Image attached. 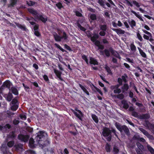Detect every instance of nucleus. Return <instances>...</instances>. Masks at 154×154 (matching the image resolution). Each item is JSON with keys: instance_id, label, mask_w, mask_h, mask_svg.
I'll return each instance as SVG.
<instances>
[{"instance_id": "4d7b16f0", "label": "nucleus", "mask_w": 154, "mask_h": 154, "mask_svg": "<svg viewBox=\"0 0 154 154\" xmlns=\"http://www.w3.org/2000/svg\"><path fill=\"white\" fill-rule=\"evenodd\" d=\"M82 59L85 61L88 64V60L86 56L85 55H83L82 56Z\"/></svg>"}, {"instance_id": "9d476101", "label": "nucleus", "mask_w": 154, "mask_h": 154, "mask_svg": "<svg viewBox=\"0 0 154 154\" xmlns=\"http://www.w3.org/2000/svg\"><path fill=\"white\" fill-rule=\"evenodd\" d=\"M54 71L57 77L60 80H63V79L61 77L62 72L57 70L54 69Z\"/></svg>"}, {"instance_id": "b1692460", "label": "nucleus", "mask_w": 154, "mask_h": 154, "mask_svg": "<svg viewBox=\"0 0 154 154\" xmlns=\"http://www.w3.org/2000/svg\"><path fill=\"white\" fill-rule=\"evenodd\" d=\"M131 12L134 14L135 16L137 17L138 18H139L140 20L143 21V20L142 18L141 17V15L137 13L135 11H134L132 10H131Z\"/></svg>"}, {"instance_id": "bf43d9fd", "label": "nucleus", "mask_w": 154, "mask_h": 154, "mask_svg": "<svg viewBox=\"0 0 154 154\" xmlns=\"http://www.w3.org/2000/svg\"><path fill=\"white\" fill-rule=\"evenodd\" d=\"M56 6L59 9L63 7L61 3L60 2L56 4Z\"/></svg>"}, {"instance_id": "f704fd0d", "label": "nucleus", "mask_w": 154, "mask_h": 154, "mask_svg": "<svg viewBox=\"0 0 154 154\" xmlns=\"http://www.w3.org/2000/svg\"><path fill=\"white\" fill-rule=\"evenodd\" d=\"M79 86L81 88V89L83 90V91H84V92L86 93L87 95H89V92L83 86L80 84H79Z\"/></svg>"}, {"instance_id": "4c0bfd02", "label": "nucleus", "mask_w": 154, "mask_h": 154, "mask_svg": "<svg viewBox=\"0 0 154 154\" xmlns=\"http://www.w3.org/2000/svg\"><path fill=\"white\" fill-rule=\"evenodd\" d=\"M100 29L106 31L107 29V26L106 25H101L100 26Z\"/></svg>"}, {"instance_id": "393cba45", "label": "nucleus", "mask_w": 154, "mask_h": 154, "mask_svg": "<svg viewBox=\"0 0 154 154\" xmlns=\"http://www.w3.org/2000/svg\"><path fill=\"white\" fill-rule=\"evenodd\" d=\"M124 131V132L126 134H128L129 133V131L128 128L125 126H122V132Z\"/></svg>"}, {"instance_id": "6ab92c4d", "label": "nucleus", "mask_w": 154, "mask_h": 154, "mask_svg": "<svg viewBox=\"0 0 154 154\" xmlns=\"http://www.w3.org/2000/svg\"><path fill=\"white\" fill-rule=\"evenodd\" d=\"M11 85V84L10 81H6L4 82L3 85L4 87H6L9 89Z\"/></svg>"}, {"instance_id": "09e8293b", "label": "nucleus", "mask_w": 154, "mask_h": 154, "mask_svg": "<svg viewBox=\"0 0 154 154\" xmlns=\"http://www.w3.org/2000/svg\"><path fill=\"white\" fill-rule=\"evenodd\" d=\"M26 154H36L35 152L32 150H29L25 152Z\"/></svg>"}, {"instance_id": "f3484780", "label": "nucleus", "mask_w": 154, "mask_h": 154, "mask_svg": "<svg viewBox=\"0 0 154 154\" xmlns=\"http://www.w3.org/2000/svg\"><path fill=\"white\" fill-rule=\"evenodd\" d=\"M54 36L55 41L57 42L60 41L61 39H62V37L61 36L59 35L56 33L54 34Z\"/></svg>"}, {"instance_id": "c85d7f7f", "label": "nucleus", "mask_w": 154, "mask_h": 154, "mask_svg": "<svg viewBox=\"0 0 154 154\" xmlns=\"http://www.w3.org/2000/svg\"><path fill=\"white\" fill-rule=\"evenodd\" d=\"M10 128L11 125L9 124H6L3 127L2 125H0V130H2L4 128L6 129L7 128H8V129H9Z\"/></svg>"}, {"instance_id": "a211bd4d", "label": "nucleus", "mask_w": 154, "mask_h": 154, "mask_svg": "<svg viewBox=\"0 0 154 154\" xmlns=\"http://www.w3.org/2000/svg\"><path fill=\"white\" fill-rule=\"evenodd\" d=\"M5 97L7 100L9 102L13 98L12 95L10 93H9L8 94L5 95Z\"/></svg>"}, {"instance_id": "13d9d810", "label": "nucleus", "mask_w": 154, "mask_h": 154, "mask_svg": "<svg viewBox=\"0 0 154 154\" xmlns=\"http://www.w3.org/2000/svg\"><path fill=\"white\" fill-rule=\"evenodd\" d=\"M27 4L29 6L34 5L35 4V3L34 2H32L31 1H29L27 2Z\"/></svg>"}, {"instance_id": "4be33fe9", "label": "nucleus", "mask_w": 154, "mask_h": 154, "mask_svg": "<svg viewBox=\"0 0 154 154\" xmlns=\"http://www.w3.org/2000/svg\"><path fill=\"white\" fill-rule=\"evenodd\" d=\"M17 0H11L10 4L8 5V7H13L16 4Z\"/></svg>"}, {"instance_id": "2f4dec72", "label": "nucleus", "mask_w": 154, "mask_h": 154, "mask_svg": "<svg viewBox=\"0 0 154 154\" xmlns=\"http://www.w3.org/2000/svg\"><path fill=\"white\" fill-rule=\"evenodd\" d=\"M16 25L19 28H20L23 30H25L26 29V28L24 25H22L18 23H16Z\"/></svg>"}, {"instance_id": "0e129e2a", "label": "nucleus", "mask_w": 154, "mask_h": 154, "mask_svg": "<svg viewBox=\"0 0 154 154\" xmlns=\"http://www.w3.org/2000/svg\"><path fill=\"white\" fill-rule=\"evenodd\" d=\"M94 42L95 45L97 47L100 45V42L99 41L96 40V41Z\"/></svg>"}, {"instance_id": "49530a36", "label": "nucleus", "mask_w": 154, "mask_h": 154, "mask_svg": "<svg viewBox=\"0 0 154 154\" xmlns=\"http://www.w3.org/2000/svg\"><path fill=\"white\" fill-rule=\"evenodd\" d=\"M137 145L139 149H143V146L141 145L140 143L138 142L137 143Z\"/></svg>"}, {"instance_id": "864d4df0", "label": "nucleus", "mask_w": 154, "mask_h": 154, "mask_svg": "<svg viewBox=\"0 0 154 154\" xmlns=\"http://www.w3.org/2000/svg\"><path fill=\"white\" fill-rule=\"evenodd\" d=\"M98 3L102 6H104L105 5L104 2L103 0H98Z\"/></svg>"}, {"instance_id": "3c124183", "label": "nucleus", "mask_w": 154, "mask_h": 154, "mask_svg": "<svg viewBox=\"0 0 154 154\" xmlns=\"http://www.w3.org/2000/svg\"><path fill=\"white\" fill-rule=\"evenodd\" d=\"M54 45L58 48L60 50H61L63 52H64L65 51V50H64L63 48H62L61 47H60L59 45H58L57 43H55Z\"/></svg>"}, {"instance_id": "37998d69", "label": "nucleus", "mask_w": 154, "mask_h": 154, "mask_svg": "<svg viewBox=\"0 0 154 154\" xmlns=\"http://www.w3.org/2000/svg\"><path fill=\"white\" fill-rule=\"evenodd\" d=\"M137 36L138 39L141 42H142L143 39L141 35L139 32H137Z\"/></svg>"}, {"instance_id": "e433bc0d", "label": "nucleus", "mask_w": 154, "mask_h": 154, "mask_svg": "<svg viewBox=\"0 0 154 154\" xmlns=\"http://www.w3.org/2000/svg\"><path fill=\"white\" fill-rule=\"evenodd\" d=\"M115 126L118 129L122 132V126H121L120 124L117 123H116L115 124Z\"/></svg>"}, {"instance_id": "052dcab7", "label": "nucleus", "mask_w": 154, "mask_h": 154, "mask_svg": "<svg viewBox=\"0 0 154 154\" xmlns=\"http://www.w3.org/2000/svg\"><path fill=\"white\" fill-rule=\"evenodd\" d=\"M105 31H102L100 32L99 33V34L101 36H104L106 34V32Z\"/></svg>"}, {"instance_id": "c9c22d12", "label": "nucleus", "mask_w": 154, "mask_h": 154, "mask_svg": "<svg viewBox=\"0 0 154 154\" xmlns=\"http://www.w3.org/2000/svg\"><path fill=\"white\" fill-rule=\"evenodd\" d=\"M129 23L131 27H133L136 26V22L134 20L129 21Z\"/></svg>"}, {"instance_id": "58836bf2", "label": "nucleus", "mask_w": 154, "mask_h": 154, "mask_svg": "<svg viewBox=\"0 0 154 154\" xmlns=\"http://www.w3.org/2000/svg\"><path fill=\"white\" fill-rule=\"evenodd\" d=\"M130 48L131 50L133 52H135L136 51V47L133 43L131 44L130 45Z\"/></svg>"}, {"instance_id": "9b49d317", "label": "nucleus", "mask_w": 154, "mask_h": 154, "mask_svg": "<svg viewBox=\"0 0 154 154\" xmlns=\"http://www.w3.org/2000/svg\"><path fill=\"white\" fill-rule=\"evenodd\" d=\"M112 29L113 31L116 32L118 34H124L125 32L124 30H122L120 28H112Z\"/></svg>"}, {"instance_id": "774afa93", "label": "nucleus", "mask_w": 154, "mask_h": 154, "mask_svg": "<svg viewBox=\"0 0 154 154\" xmlns=\"http://www.w3.org/2000/svg\"><path fill=\"white\" fill-rule=\"evenodd\" d=\"M61 37H62V38H63L64 40H66L67 38V36L66 35V34L64 32L63 33V35Z\"/></svg>"}, {"instance_id": "ddd939ff", "label": "nucleus", "mask_w": 154, "mask_h": 154, "mask_svg": "<svg viewBox=\"0 0 154 154\" xmlns=\"http://www.w3.org/2000/svg\"><path fill=\"white\" fill-rule=\"evenodd\" d=\"M99 35L98 34L94 32L92 37L91 38V40L93 42H94L97 39L99 38Z\"/></svg>"}, {"instance_id": "a18cd8bd", "label": "nucleus", "mask_w": 154, "mask_h": 154, "mask_svg": "<svg viewBox=\"0 0 154 154\" xmlns=\"http://www.w3.org/2000/svg\"><path fill=\"white\" fill-rule=\"evenodd\" d=\"M105 68L107 72L109 74H112V73L111 72V70L110 69V68L107 65H105Z\"/></svg>"}, {"instance_id": "0eeeda50", "label": "nucleus", "mask_w": 154, "mask_h": 154, "mask_svg": "<svg viewBox=\"0 0 154 154\" xmlns=\"http://www.w3.org/2000/svg\"><path fill=\"white\" fill-rule=\"evenodd\" d=\"M143 37L144 39L147 40H149L150 42H152L154 40L152 34L148 35H147L144 34Z\"/></svg>"}, {"instance_id": "7ed1b4c3", "label": "nucleus", "mask_w": 154, "mask_h": 154, "mask_svg": "<svg viewBox=\"0 0 154 154\" xmlns=\"http://www.w3.org/2000/svg\"><path fill=\"white\" fill-rule=\"evenodd\" d=\"M10 105L11 106V109L13 111H16L18 107L17 100L15 98L10 103Z\"/></svg>"}, {"instance_id": "c03bdc74", "label": "nucleus", "mask_w": 154, "mask_h": 154, "mask_svg": "<svg viewBox=\"0 0 154 154\" xmlns=\"http://www.w3.org/2000/svg\"><path fill=\"white\" fill-rule=\"evenodd\" d=\"M90 18L92 20H95L97 19L96 16L95 14H92L91 15Z\"/></svg>"}, {"instance_id": "aec40b11", "label": "nucleus", "mask_w": 154, "mask_h": 154, "mask_svg": "<svg viewBox=\"0 0 154 154\" xmlns=\"http://www.w3.org/2000/svg\"><path fill=\"white\" fill-rule=\"evenodd\" d=\"M90 63L94 65H97L98 64L97 61L95 59L92 57L90 59Z\"/></svg>"}, {"instance_id": "6e6552de", "label": "nucleus", "mask_w": 154, "mask_h": 154, "mask_svg": "<svg viewBox=\"0 0 154 154\" xmlns=\"http://www.w3.org/2000/svg\"><path fill=\"white\" fill-rule=\"evenodd\" d=\"M128 89L129 86L128 85L125 83L122 87L121 90L122 93H125L128 90Z\"/></svg>"}, {"instance_id": "a19ab883", "label": "nucleus", "mask_w": 154, "mask_h": 154, "mask_svg": "<svg viewBox=\"0 0 154 154\" xmlns=\"http://www.w3.org/2000/svg\"><path fill=\"white\" fill-rule=\"evenodd\" d=\"M104 52L105 54L107 57H109L110 56V51L109 50V49H105L104 51Z\"/></svg>"}, {"instance_id": "c756f323", "label": "nucleus", "mask_w": 154, "mask_h": 154, "mask_svg": "<svg viewBox=\"0 0 154 154\" xmlns=\"http://www.w3.org/2000/svg\"><path fill=\"white\" fill-rule=\"evenodd\" d=\"M138 49L141 55L144 57H146V54L143 51V50L139 47L138 48Z\"/></svg>"}, {"instance_id": "a878e982", "label": "nucleus", "mask_w": 154, "mask_h": 154, "mask_svg": "<svg viewBox=\"0 0 154 154\" xmlns=\"http://www.w3.org/2000/svg\"><path fill=\"white\" fill-rule=\"evenodd\" d=\"M92 90L94 92H97L99 93L101 95H102V93L99 89L97 88L95 86H93V87L92 88Z\"/></svg>"}, {"instance_id": "4468645a", "label": "nucleus", "mask_w": 154, "mask_h": 154, "mask_svg": "<svg viewBox=\"0 0 154 154\" xmlns=\"http://www.w3.org/2000/svg\"><path fill=\"white\" fill-rule=\"evenodd\" d=\"M146 126L149 129L154 128V125L150 123L148 121H146Z\"/></svg>"}, {"instance_id": "ea45409f", "label": "nucleus", "mask_w": 154, "mask_h": 154, "mask_svg": "<svg viewBox=\"0 0 154 154\" xmlns=\"http://www.w3.org/2000/svg\"><path fill=\"white\" fill-rule=\"evenodd\" d=\"M15 137L14 135V132H12L11 133H10L9 134L8 136L7 140H8V139L9 138H11L12 139H13Z\"/></svg>"}, {"instance_id": "de8ad7c7", "label": "nucleus", "mask_w": 154, "mask_h": 154, "mask_svg": "<svg viewBox=\"0 0 154 154\" xmlns=\"http://www.w3.org/2000/svg\"><path fill=\"white\" fill-rule=\"evenodd\" d=\"M132 116H134L135 117L138 118L139 117V115L138 113L135 111H132Z\"/></svg>"}, {"instance_id": "473e14b6", "label": "nucleus", "mask_w": 154, "mask_h": 154, "mask_svg": "<svg viewBox=\"0 0 154 154\" xmlns=\"http://www.w3.org/2000/svg\"><path fill=\"white\" fill-rule=\"evenodd\" d=\"M92 118L94 121L96 123L98 122V119L97 116L95 114H92L91 115Z\"/></svg>"}, {"instance_id": "39448f33", "label": "nucleus", "mask_w": 154, "mask_h": 154, "mask_svg": "<svg viewBox=\"0 0 154 154\" xmlns=\"http://www.w3.org/2000/svg\"><path fill=\"white\" fill-rule=\"evenodd\" d=\"M18 138L21 141L26 142L28 141L29 138V137L28 135H24L20 134L18 135Z\"/></svg>"}, {"instance_id": "69168bd1", "label": "nucleus", "mask_w": 154, "mask_h": 154, "mask_svg": "<svg viewBox=\"0 0 154 154\" xmlns=\"http://www.w3.org/2000/svg\"><path fill=\"white\" fill-rule=\"evenodd\" d=\"M141 149H137L136 150L137 154H142V151Z\"/></svg>"}, {"instance_id": "423d86ee", "label": "nucleus", "mask_w": 154, "mask_h": 154, "mask_svg": "<svg viewBox=\"0 0 154 154\" xmlns=\"http://www.w3.org/2000/svg\"><path fill=\"white\" fill-rule=\"evenodd\" d=\"M28 11L30 13L32 14L35 19H37V18H38L39 14L35 10L33 9H28Z\"/></svg>"}, {"instance_id": "5fc2aeb1", "label": "nucleus", "mask_w": 154, "mask_h": 154, "mask_svg": "<svg viewBox=\"0 0 154 154\" xmlns=\"http://www.w3.org/2000/svg\"><path fill=\"white\" fill-rule=\"evenodd\" d=\"M127 76L126 75H123L122 77V79L123 80V81L125 82L126 83L127 82V80L126 79V78H127Z\"/></svg>"}, {"instance_id": "72a5a7b5", "label": "nucleus", "mask_w": 154, "mask_h": 154, "mask_svg": "<svg viewBox=\"0 0 154 154\" xmlns=\"http://www.w3.org/2000/svg\"><path fill=\"white\" fill-rule=\"evenodd\" d=\"M138 118L141 119H145L148 118H149V116L147 114L142 115L141 116H139V117Z\"/></svg>"}, {"instance_id": "412c9836", "label": "nucleus", "mask_w": 154, "mask_h": 154, "mask_svg": "<svg viewBox=\"0 0 154 154\" xmlns=\"http://www.w3.org/2000/svg\"><path fill=\"white\" fill-rule=\"evenodd\" d=\"M10 91L12 92L15 95H17L18 94L17 89L14 87H12L9 90Z\"/></svg>"}, {"instance_id": "f8f14e48", "label": "nucleus", "mask_w": 154, "mask_h": 154, "mask_svg": "<svg viewBox=\"0 0 154 154\" xmlns=\"http://www.w3.org/2000/svg\"><path fill=\"white\" fill-rule=\"evenodd\" d=\"M109 50L110 51L111 53L113 55H114V56L117 57L119 58V59L120 58L119 53L116 51H114V50H113L112 48H109Z\"/></svg>"}, {"instance_id": "1a4fd4ad", "label": "nucleus", "mask_w": 154, "mask_h": 154, "mask_svg": "<svg viewBox=\"0 0 154 154\" xmlns=\"http://www.w3.org/2000/svg\"><path fill=\"white\" fill-rule=\"evenodd\" d=\"M23 145L21 144H18L14 146L15 150L17 151H23Z\"/></svg>"}, {"instance_id": "338daca9", "label": "nucleus", "mask_w": 154, "mask_h": 154, "mask_svg": "<svg viewBox=\"0 0 154 154\" xmlns=\"http://www.w3.org/2000/svg\"><path fill=\"white\" fill-rule=\"evenodd\" d=\"M43 77L44 80L46 82H48L49 80L48 78V76L46 75H44Z\"/></svg>"}, {"instance_id": "bb28decb", "label": "nucleus", "mask_w": 154, "mask_h": 154, "mask_svg": "<svg viewBox=\"0 0 154 154\" xmlns=\"http://www.w3.org/2000/svg\"><path fill=\"white\" fill-rule=\"evenodd\" d=\"M122 103L123 105V107L125 109H127L128 108L129 105L126 101L122 100Z\"/></svg>"}, {"instance_id": "680f3d73", "label": "nucleus", "mask_w": 154, "mask_h": 154, "mask_svg": "<svg viewBox=\"0 0 154 154\" xmlns=\"http://www.w3.org/2000/svg\"><path fill=\"white\" fill-rule=\"evenodd\" d=\"M133 4L135 5L137 7H140V5H139V3L136 1H133Z\"/></svg>"}, {"instance_id": "8fccbe9b", "label": "nucleus", "mask_w": 154, "mask_h": 154, "mask_svg": "<svg viewBox=\"0 0 154 154\" xmlns=\"http://www.w3.org/2000/svg\"><path fill=\"white\" fill-rule=\"evenodd\" d=\"M117 98L122 100V99L124 97V95L122 94H119L117 95Z\"/></svg>"}, {"instance_id": "5701e85b", "label": "nucleus", "mask_w": 154, "mask_h": 154, "mask_svg": "<svg viewBox=\"0 0 154 154\" xmlns=\"http://www.w3.org/2000/svg\"><path fill=\"white\" fill-rule=\"evenodd\" d=\"M35 18H34L33 17H32L30 18L28 17H26V20L29 21V23L32 25H34L35 24V22L33 21L35 20Z\"/></svg>"}, {"instance_id": "e2e57ef3", "label": "nucleus", "mask_w": 154, "mask_h": 154, "mask_svg": "<svg viewBox=\"0 0 154 154\" xmlns=\"http://www.w3.org/2000/svg\"><path fill=\"white\" fill-rule=\"evenodd\" d=\"M106 149L107 152H108L110 151L109 146L108 144H106L105 147Z\"/></svg>"}, {"instance_id": "6e6d98bb", "label": "nucleus", "mask_w": 154, "mask_h": 154, "mask_svg": "<svg viewBox=\"0 0 154 154\" xmlns=\"http://www.w3.org/2000/svg\"><path fill=\"white\" fill-rule=\"evenodd\" d=\"M78 28L80 29L81 30L83 31H85V29L81 25L79 24H78Z\"/></svg>"}, {"instance_id": "7c9ffc66", "label": "nucleus", "mask_w": 154, "mask_h": 154, "mask_svg": "<svg viewBox=\"0 0 154 154\" xmlns=\"http://www.w3.org/2000/svg\"><path fill=\"white\" fill-rule=\"evenodd\" d=\"M16 25L19 28H20L23 30H25L26 29V28L24 25H22L18 23H16Z\"/></svg>"}, {"instance_id": "f257e3e1", "label": "nucleus", "mask_w": 154, "mask_h": 154, "mask_svg": "<svg viewBox=\"0 0 154 154\" xmlns=\"http://www.w3.org/2000/svg\"><path fill=\"white\" fill-rule=\"evenodd\" d=\"M36 138V140L38 142L39 145H41L42 146L44 147L49 143L48 141L46 140L44 141L43 140L44 138L47 135V134L43 131H40L37 134Z\"/></svg>"}, {"instance_id": "79ce46f5", "label": "nucleus", "mask_w": 154, "mask_h": 154, "mask_svg": "<svg viewBox=\"0 0 154 154\" xmlns=\"http://www.w3.org/2000/svg\"><path fill=\"white\" fill-rule=\"evenodd\" d=\"M34 140L32 138H30L29 140V144L31 147H33L34 146Z\"/></svg>"}, {"instance_id": "603ef678", "label": "nucleus", "mask_w": 154, "mask_h": 154, "mask_svg": "<svg viewBox=\"0 0 154 154\" xmlns=\"http://www.w3.org/2000/svg\"><path fill=\"white\" fill-rule=\"evenodd\" d=\"M14 144V143L13 141H10L8 143L7 145L9 147H11Z\"/></svg>"}, {"instance_id": "20e7f679", "label": "nucleus", "mask_w": 154, "mask_h": 154, "mask_svg": "<svg viewBox=\"0 0 154 154\" xmlns=\"http://www.w3.org/2000/svg\"><path fill=\"white\" fill-rule=\"evenodd\" d=\"M119 86L118 84L112 85L110 87V88L111 90H113V92L115 94H119L122 92L121 89L119 88Z\"/></svg>"}, {"instance_id": "dca6fc26", "label": "nucleus", "mask_w": 154, "mask_h": 154, "mask_svg": "<svg viewBox=\"0 0 154 154\" xmlns=\"http://www.w3.org/2000/svg\"><path fill=\"white\" fill-rule=\"evenodd\" d=\"M38 18L36 19L41 20L43 22L45 23L47 21V18L46 17H43L42 15H39Z\"/></svg>"}, {"instance_id": "f03ea898", "label": "nucleus", "mask_w": 154, "mask_h": 154, "mask_svg": "<svg viewBox=\"0 0 154 154\" xmlns=\"http://www.w3.org/2000/svg\"><path fill=\"white\" fill-rule=\"evenodd\" d=\"M110 130L107 128H105L103 129L102 134L104 137H108L107 138L108 141H110L111 139V136L110 134Z\"/></svg>"}, {"instance_id": "cd10ccee", "label": "nucleus", "mask_w": 154, "mask_h": 154, "mask_svg": "<svg viewBox=\"0 0 154 154\" xmlns=\"http://www.w3.org/2000/svg\"><path fill=\"white\" fill-rule=\"evenodd\" d=\"M139 130L142 132L145 135L148 136L149 135V134H148V132L146 131L145 130L141 128H139Z\"/></svg>"}, {"instance_id": "2eb2a0df", "label": "nucleus", "mask_w": 154, "mask_h": 154, "mask_svg": "<svg viewBox=\"0 0 154 154\" xmlns=\"http://www.w3.org/2000/svg\"><path fill=\"white\" fill-rule=\"evenodd\" d=\"M74 113L75 115L79 119L81 120L82 117V113L79 110H78L77 112H74Z\"/></svg>"}]
</instances>
